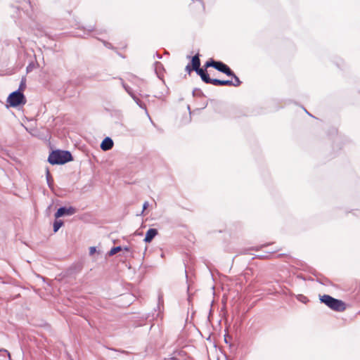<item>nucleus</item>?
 <instances>
[{
	"instance_id": "f257e3e1",
	"label": "nucleus",
	"mask_w": 360,
	"mask_h": 360,
	"mask_svg": "<svg viewBox=\"0 0 360 360\" xmlns=\"http://www.w3.org/2000/svg\"><path fill=\"white\" fill-rule=\"evenodd\" d=\"M48 160L51 165H63L72 160V155L68 151L55 150L49 155Z\"/></svg>"
},
{
	"instance_id": "f03ea898",
	"label": "nucleus",
	"mask_w": 360,
	"mask_h": 360,
	"mask_svg": "<svg viewBox=\"0 0 360 360\" xmlns=\"http://www.w3.org/2000/svg\"><path fill=\"white\" fill-rule=\"evenodd\" d=\"M320 300L321 302L335 311H342L345 309V303L342 301L335 299L330 295H324L321 297Z\"/></svg>"
},
{
	"instance_id": "7ed1b4c3",
	"label": "nucleus",
	"mask_w": 360,
	"mask_h": 360,
	"mask_svg": "<svg viewBox=\"0 0 360 360\" xmlns=\"http://www.w3.org/2000/svg\"><path fill=\"white\" fill-rule=\"evenodd\" d=\"M7 102L11 107H17L21 104H25L26 100L23 94L19 91H15L8 96Z\"/></svg>"
},
{
	"instance_id": "20e7f679",
	"label": "nucleus",
	"mask_w": 360,
	"mask_h": 360,
	"mask_svg": "<svg viewBox=\"0 0 360 360\" xmlns=\"http://www.w3.org/2000/svg\"><path fill=\"white\" fill-rule=\"evenodd\" d=\"M205 66L207 67H213L217 70L225 73L226 75H233V71L224 63L222 62H217L214 60L207 61L206 63Z\"/></svg>"
},
{
	"instance_id": "39448f33",
	"label": "nucleus",
	"mask_w": 360,
	"mask_h": 360,
	"mask_svg": "<svg viewBox=\"0 0 360 360\" xmlns=\"http://www.w3.org/2000/svg\"><path fill=\"white\" fill-rule=\"evenodd\" d=\"M122 86L126 90V91L131 96L133 100L136 102V103L141 108L146 110V105L143 103L139 99V98L132 91L131 89L122 82ZM147 112V110H146Z\"/></svg>"
},
{
	"instance_id": "423d86ee",
	"label": "nucleus",
	"mask_w": 360,
	"mask_h": 360,
	"mask_svg": "<svg viewBox=\"0 0 360 360\" xmlns=\"http://www.w3.org/2000/svg\"><path fill=\"white\" fill-rule=\"evenodd\" d=\"M75 213V209L72 207H60L57 212H56L55 214V217L56 219L59 218V217H61L63 216H65V215H67V216H70V215H72L73 214Z\"/></svg>"
},
{
	"instance_id": "0eeeda50",
	"label": "nucleus",
	"mask_w": 360,
	"mask_h": 360,
	"mask_svg": "<svg viewBox=\"0 0 360 360\" xmlns=\"http://www.w3.org/2000/svg\"><path fill=\"white\" fill-rule=\"evenodd\" d=\"M158 235V230L155 229H149L144 238V241L147 243H150L153 239Z\"/></svg>"
},
{
	"instance_id": "6e6552de",
	"label": "nucleus",
	"mask_w": 360,
	"mask_h": 360,
	"mask_svg": "<svg viewBox=\"0 0 360 360\" xmlns=\"http://www.w3.org/2000/svg\"><path fill=\"white\" fill-rule=\"evenodd\" d=\"M113 146V141L110 137H106L103 139L101 144V148L103 150H110Z\"/></svg>"
},
{
	"instance_id": "1a4fd4ad",
	"label": "nucleus",
	"mask_w": 360,
	"mask_h": 360,
	"mask_svg": "<svg viewBox=\"0 0 360 360\" xmlns=\"http://www.w3.org/2000/svg\"><path fill=\"white\" fill-rule=\"evenodd\" d=\"M154 68H155V72L157 76L160 79H162L163 77V72H164V68H163L162 64L160 62H155L154 64Z\"/></svg>"
},
{
	"instance_id": "9d476101",
	"label": "nucleus",
	"mask_w": 360,
	"mask_h": 360,
	"mask_svg": "<svg viewBox=\"0 0 360 360\" xmlns=\"http://www.w3.org/2000/svg\"><path fill=\"white\" fill-rule=\"evenodd\" d=\"M191 64H192V69L193 70H197V69L200 68V60L198 55H195V56H193L192 58Z\"/></svg>"
},
{
	"instance_id": "9b49d317",
	"label": "nucleus",
	"mask_w": 360,
	"mask_h": 360,
	"mask_svg": "<svg viewBox=\"0 0 360 360\" xmlns=\"http://www.w3.org/2000/svg\"><path fill=\"white\" fill-rule=\"evenodd\" d=\"M212 84L213 85H221V86H231L232 85V81L231 80H220L217 79H214L212 80Z\"/></svg>"
},
{
	"instance_id": "f8f14e48",
	"label": "nucleus",
	"mask_w": 360,
	"mask_h": 360,
	"mask_svg": "<svg viewBox=\"0 0 360 360\" xmlns=\"http://www.w3.org/2000/svg\"><path fill=\"white\" fill-rule=\"evenodd\" d=\"M63 224V222L61 220H56L53 223V231L57 232Z\"/></svg>"
},
{
	"instance_id": "ddd939ff",
	"label": "nucleus",
	"mask_w": 360,
	"mask_h": 360,
	"mask_svg": "<svg viewBox=\"0 0 360 360\" xmlns=\"http://www.w3.org/2000/svg\"><path fill=\"white\" fill-rule=\"evenodd\" d=\"M122 250V248L121 246L114 247L110 250V252H108V255L112 256V255H115L116 253H117L118 252L121 251Z\"/></svg>"
},
{
	"instance_id": "4468645a",
	"label": "nucleus",
	"mask_w": 360,
	"mask_h": 360,
	"mask_svg": "<svg viewBox=\"0 0 360 360\" xmlns=\"http://www.w3.org/2000/svg\"><path fill=\"white\" fill-rule=\"evenodd\" d=\"M201 79L205 83H207V84H212V80L214 79L210 78L209 75L207 73L203 74V75H202Z\"/></svg>"
},
{
	"instance_id": "2eb2a0df",
	"label": "nucleus",
	"mask_w": 360,
	"mask_h": 360,
	"mask_svg": "<svg viewBox=\"0 0 360 360\" xmlns=\"http://www.w3.org/2000/svg\"><path fill=\"white\" fill-rule=\"evenodd\" d=\"M231 76L234 78V82H232L231 86H239L240 84V81L239 80L238 77L237 76H236L234 73H233V75H231Z\"/></svg>"
},
{
	"instance_id": "dca6fc26",
	"label": "nucleus",
	"mask_w": 360,
	"mask_h": 360,
	"mask_svg": "<svg viewBox=\"0 0 360 360\" xmlns=\"http://www.w3.org/2000/svg\"><path fill=\"white\" fill-rule=\"evenodd\" d=\"M200 76V77H202V75H203V74H205V71L202 69V68H198L197 69V70H195Z\"/></svg>"
},
{
	"instance_id": "f3484780",
	"label": "nucleus",
	"mask_w": 360,
	"mask_h": 360,
	"mask_svg": "<svg viewBox=\"0 0 360 360\" xmlns=\"http://www.w3.org/2000/svg\"><path fill=\"white\" fill-rule=\"evenodd\" d=\"M96 250L95 247H90L89 248V255H93L96 252Z\"/></svg>"
},
{
	"instance_id": "a211bd4d",
	"label": "nucleus",
	"mask_w": 360,
	"mask_h": 360,
	"mask_svg": "<svg viewBox=\"0 0 360 360\" xmlns=\"http://www.w3.org/2000/svg\"><path fill=\"white\" fill-rule=\"evenodd\" d=\"M148 202H145L143 205V212L148 207Z\"/></svg>"
},
{
	"instance_id": "6ab92c4d",
	"label": "nucleus",
	"mask_w": 360,
	"mask_h": 360,
	"mask_svg": "<svg viewBox=\"0 0 360 360\" xmlns=\"http://www.w3.org/2000/svg\"><path fill=\"white\" fill-rule=\"evenodd\" d=\"M192 68H191L190 65H188L186 67V70L188 71V72H191V71Z\"/></svg>"
},
{
	"instance_id": "aec40b11",
	"label": "nucleus",
	"mask_w": 360,
	"mask_h": 360,
	"mask_svg": "<svg viewBox=\"0 0 360 360\" xmlns=\"http://www.w3.org/2000/svg\"><path fill=\"white\" fill-rule=\"evenodd\" d=\"M46 177H47V181L49 183L50 174H49V170H47V172H46Z\"/></svg>"
},
{
	"instance_id": "412c9836",
	"label": "nucleus",
	"mask_w": 360,
	"mask_h": 360,
	"mask_svg": "<svg viewBox=\"0 0 360 360\" xmlns=\"http://www.w3.org/2000/svg\"><path fill=\"white\" fill-rule=\"evenodd\" d=\"M122 250H125V251L128 252V251H129V247H127V246H126V247H124V248H122Z\"/></svg>"
},
{
	"instance_id": "4be33fe9",
	"label": "nucleus",
	"mask_w": 360,
	"mask_h": 360,
	"mask_svg": "<svg viewBox=\"0 0 360 360\" xmlns=\"http://www.w3.org/2000/svg\"><path fill=\"white\" fill-rule=\"evenodd\" d=\"M30 70H31V66H30V65H29V66L27 68V72H28V71H30Z\"/></svg>"
}]
</instances>
